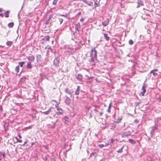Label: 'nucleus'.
<instances>
[{
	"instance_id": "nucleus-42",
	"label": "nucleus",
	"mask_w": 161,
	"mask_h": 161,
	"mask_svg": "<svg viewBox=\"0 0 161 161\" xmlns=\"http://www.w3.org/2000/svg\"><path fill=\"white\" fill-rule=\"evenodd\" d=\"M60 15L61 16H64V17H66V18H67V17H68V15L67 14H62V15Z\"/></svg>"
},
{
	"instance_id": "nucleus-56",
	"label": "nucleus",
	"mask_w": 161,
	"mask_h": 161,
	"mask_svg": "<svg viewBox=\"0 0 161 161\" xmlns=\"http://www.w3.org/2000/svg\"><path fill=\"white\" fill-rule=\"evenodd\" d=\"M19 138H21V136L20 135H19Z\"/></svg>"
},
{
	"instance_id": "nucleus-28",
	"label": "nucleus",
	"mask_w": 161,
	"mask_h": 161,
	"mask_svg": "<svg viewBox=\"0 0 161 161\" xmlns=\"http://www.w3.org/2000/svg\"><path fill=\"white\" fill-rule=\"evenodd\" d=\"M14 25V23L13 22H10L8 24V26L9 28L12 27Z\"/></svg>"
},
{
	"instance_id": "nucleus-27",
	"label": "nucleus",
	"mask_w": 161,
	"mask_h": 161,
	"mask_svg": "<svg viewBox=\"0 0 161 161\" xmlns=\"http://www.w3.org/2000/svg\"><path fill=\"white\" fill-rule=\"evenodd\" d=\"M13 42L8 41L7 42L6 44L8 46H10L13 44Z\"/></svg>"
},
{
	"instance_id": "nucleus-39",
	"label": "nucleus",
	"mask_w": 161,
	"mask_h": 161,
	"mask_svg": "<svg viewBox=\"0 0 161 161\" xmlns=\"http://www.w3.org/2000/svg\"><path fill=\"white\" fill-rule=\"evenodd\" d=\"M58 19H59V21L60 22V24H62V23L63 21V19H62V18H59Z\"/></svg>"
},
{
	"instance_id": "nucleus-53",
	"label": "nucleus",
	"mask_w": 161,
	"mask_h": 161,
	"mask_svg": "<svg viewBox=\"0 0 161 161\" xmlns=\"http://www.w3.org/2000/svg\"><path fill=\"white\" fill-rule=\"evenodd\" d=\"M92 77H90V78H89V77H88V79L89 80V79H92Z\"/></svg>"
},
{
	"instance_id": "nucleus-47",
	"label": "nucleus",
	"mask_w": 161,
	"mask_h": 161,
	"mask_svg": "<svg viewBox=\"0 0 161 161\" xmlns=\"http://www.w3.org/2000/svg\"><path fill=\"white\" fill-rule=\"evenodd\" d=\"M16 138L17 139V140L18 142H22L21 140L18 139L17 137Z\"/></svg>"
},
{
	"instance_id": "nucleus-36",
	"label": "nucleus",
	"mask_w": 161,
	"mask_h": 161,
	"mask_svg": "<svg viewBox=\"0 0 161 161\" xmlns=\"http://www.w3.org/2000/svg\"><path fill=\"white\" fill-rule=\"evenodd\" d=\"M152 76V72H150L147 75V77L149 79Z\"/></svg>"
},
{
	"instance_id": "nucleus-12",
	"label": "nucleus",
	"mask_w": 161,
	"mask_h": 161,
	"mask_svg": "<svg viewBox=\"0 0 161 161\" xmlns=\"http://www.w3.org/2000/svg\"><path fill=\"white\" fill-rule=\"evenodd\" d=\"M56 18V17L55 15H54L53 14H51L49 15L48 19L50 21L51 20V22H52L53 21V20H54Z\"/></svg>"
},
{
	"instance_id": "nucleus-1",
	"label": "nucleus",
	"mask_w": 161,
	"mask_h": 161,
	"mask_svg": "<svg viewBox=\"0 0 161 161\" xmlns=\"http://www.w3.org/2000/svg\"><path fill=\"white\" fill-rule=\"evenodd\" d=\"M55 107L57 108L58 112H57L56 114L57 115H60L64 113V110L58 106V104H56Z\"/></svg>"
},
{
	"instance_id": "nucleus-10",
	"label": "nucleus",
	"mask_w": 161,
	"mask_h": 161,
	"mask_svg": "<svg viewBox=\"0 0 161 161\" xmlns=\"http://www.w3.org/2000/svg\"><path fill=\"white\" fill-rule=\"evenodd\" d=\"M65 102L67 105H69L71 102V100L67 96H66L65 100Z\"/></svg>"
},
{
	"instance_id": "nucleus-21",
	"label": "nucleus",
	"mask_w": 161,
	"mask_h": 161,
	"mask_svg": "<svg viewBox=\"0 0 161 161\" xmlns=\"http://www.w3.org/2000/svg\"><path fill=\"white\" fill-rule=\"evenodd\" d=\"M51 109H52V108L51 107V108H50L48 110H47V111L43 112L42 113L43 114H45L46 115H47L50 113V112L51 111Z\"/></svg>"
},
{
	"instance_id": "nucleus-19",
	"label": "nucleus",
	"mask_w": 161,
	"mask_h": 161,
	"mask_svg": "<svg viewBox=\"0 0 161 161\" xmlns=\"http://www.w3.org/2000/svg\"><path fill=\"white\" fill-rule=\"evenodd\" d=\"M37 61L38 62V61H42V57L41 55L37 54L36 55Z\"/></svg>"
},
{
	"instance_id": "nucleus-34",
	"label": "nucleus",
	"mask_w": 161,
	"mask_h": 161,
	"mask_svg": "<svg viewBox=\"0 0 161 161\" xmlns=\"http://www.w3.org/2000/svg\"><path fill=\"white\" fill-rule=\"evenodd\" d=\"M63 119L65 121L68 122L69 121V119L68 117L66 116H65L64 117Z\"/></svg>"
},
{
	"instance_id": "nucleus-15",
	"label": "nucleus",
	"mask_w": 161,
	"mask_h": 161,
	"mask_svg": "<svg viewBox=\"0 0 161 161\" xmlns=\"http://www.w3.org/2000/svg\"><path fill=\"white\" fill-rule=\"evenodd\" d=\"M76 79L82 81V80L83 76L82 75L80 74H78L76 77Z\"/></svg>"
},
{
	"instance_id": "nucleus-33",
	"label": "nucleus",
	"mask_w": 161,
	"mask_h": 161,
	"mask_svg": "<svg viewBox=\"0 0 161 161\" xmlns=\"http://www.w3.org/2000/svg\"><path fill=\"white\" fill-rule=\"evenodd\" d=\"M129 141L132 144H135L136 143V142L134 141L131 139H129Z\"/></svg>"
},
{
	"instance_id": "nucleus-37",
	"label": "nucleus",
	"mask_w": 161,
	"mask_h": 161,
	"mask_svg": "<svg viewBox=\"0 0 161 161\" xmlns=\"http://www.w3.org/2000/svg\"><path fill=\"white\" fill-rule=\"evenodd\" d=\"M58 1V0H53V5H56L57 4Z\"/></svg>"
},
{
	"instance_id": "nucleus-11",
	"label": "nucleus",
	"mask_w": 161,
	"mask_h": 161,
	"mask_svg": "<svg viewBox=\"0 0 161 161\" xmlns=\"http://www.w3.org/2000/svg\"><path fill=\"white\" fill-rule=\"evenodd\" d=\"M137 5L136 7L137 8H138L141 6H143L144 5L143 3L141 0H138L137 2Z\"/></svg>"
},
{
	"instance_id": "nucleus-52",
	"label": "nucleus",
	"mask_w": 161,
	"mask_h": 161,
	"mask_svg": "<svg viewBox=\"0 0 161 161\" xmlns=\"http://www.w3.org/2000/svg\"><path fill=\"white\" fill-rule=\"evenodd\" d=\"M147 139H148V141H149V140L150 139V137H148V138H147Z\"/></svg>"
},
{
	"instance_id": "nucleus-25",
	"label": "nucleus",
	"mask_w": 161,
	"mask_h": 161,
	"mask_svg": "<svg viewBox=\"0 0 161 161\" xmlns=\"http://www.w3.org/2000/svg\"><path fill=\"white\" fill-rule=\"evenodd\" d=\"M50 38V37L48 36H47L43 38V40L44 41H48Z\"/></svg>"
},
{
	"instance_id": "nucleus-9",
	"label": "nucleus",
	"mask_w": 161,
	"mask_h": 161,
	"mask_svg": "<svg viewBox=\"0 0 161 161\" xmlns=\"http://www.w3.org/2000/svg\"><path fill=\"white\" fill-rule=\"evenodd\" d=\"M146 85L144 83L143 84V86L142 88V92H140V94L142 96H144L145 93L146 92Z\"/></svg>"
},
{
	"instance_id": "nucleus-3",
	"label": "nucleus",
	"mask_w": 161,
	"mask_h": 161,
	"mask_svg": "<svg viewBox=\"0 0 161 161\" xmlns=\"http://www.w3.org/2000/svg\"><path fill=\"white\" fill-rule=\"evenodd\" d=\"M114 141V139H111L110 140H109L107 143H106L104 145V144H98V146L100 148H101L104 146H107L108 145L110 144L111 143H112Z\"/></svg>"
},
{
	"instance_id": "nucleus-32",
	"label": "nucleus",
	"mask_w": 161,
	"mask_h": 161,
	"mask_svg": "<svg viewBox=\"0 0 161 161\" xmlns=\"http://www.w3.org/2000/svg\"><path fill=\"white\" fill-rule=\"evenodd\" d=\"M18 63L20 67H23V65L25 64V62H20Z\"/></svg>"
},
{
	"instance_id": "nucleus-50",
	"label": "nucleus",
	"mask_w": 161,
	"mask_h": 161,
	"mask_svg": "<svg viewBox=\"0 0 161 161\" xmlns=\"http://www.w3.org/2000/svg\"><path fill=\"white\" fill-rule=\"evenodd\" d=\"M3 11V9L2 8H0V12H2Z\"/></svg>"
},
{
	"instance_id": "nucleus-29",
	"label": "nucleus",
	"mask_w": 161,
	"mask_h": 161,
	"mask_svg": "<svg viewBox=\"0 0 161 161\" xmlns=\"http://www.w3.org/2000/svg\"><path fill=\"white\" fill-rule=\"evenodd\" d=\"M15 70L17 73H18L19 72V66H17L16 67Z\"/></svg>"
},
{
	"instance_id": "nucleus-17",
	"label": "nucleus",
	"mask_w": 161,
	"mask_h": 161,
	"mask_svg": "<svg viewBox=\"0 0 161 161\" xmlns=\"http://www.w3.org/2000/svg\"><path fill=\"white\" fill-rule=\"evenodd\" d=\"M82 1L84 3L87 4L88 6H91L93 3L91 1H87L85 0H82Z\"/></svg>"
},
{
	"instance_id": "nucleus-20",
	"label": "nucleus",
	"mask_w": 161,
	"mask_h": 161,
	"mask_svg": "<svg viewBox=\"0 0 161 161\" xmlns=\"http://www.w3.org/2000/svg\"><path fill=\"white\" fill-rule=\"evenodd\" d=\"M32 67L31 64V61H29L27 64V66L26 68L28 69H31Z\"/></svg>"
},
{
	"instance_id": "nucleus-30",
	"label": "nucleus",
	"mask_w": 161,
	"mask_h": 161,
	"mask_svg": "<svg viewBox=\"0 0 161 161\" xmlns=\"http://www.w3.org/2000/svg\"><path fill=\"white\" fill-rule=\"evenodd\" d=\"M124 146H123L122 147L118 150L117 151V152L118 153H122V150L124 148Z\"/></svg>"
},
{
	"instance_id": "nucleus-58",
	"label": "nucleus",
	"mask_w": 161,
	"mask_h": 161,
	"mask_svg": "<svg viewBox=\"0 0 161 161\" xmlns=\"http://www.w3.org/2000/svg\"><path fill=\"white\" fill-rule=\"evenodd\" d=\"M95 4H97V3H96L95 2Z\"/></svg>"
},
{
	"instance_id": "nucleus-26",
	"label": "nucleus",
	"mask_w": 161,
	"mask_h": 161,
	"mask_svg": "<svg viewBox=\"0 0 161 161\" xmlns=\"http://www.w3.org/2000/svg\"><path fill=\"white\" fill-rule=\"evenodd\" d=\"M103 35H104V37L106 39V40L107 41L109 40L110 39V38L109 36H108V34H104L103 33Z\"/></svg>"
},
{
	"instance_id": "nucleus-23",
	"label": "nucleus",
	"mask_w": 161,
	"mask_h": 161,
	"mask_svg": "<svg viewBox=\"0 0 161 161\" xmlns=\"http://www.w3.org/2000/svg\"><path fill=\"white\" fill-rule=\"evenodd\" d=\"M10 11L9 10H7L4 12L5 17L8 18L9 17V14L10 13Z\"/></svg>"
},
{
	"instance_id": "nucleus-14",
	"label": "nucleus",
	"mask_w": 161,
	"mask_h": 161,
	"mask_svg": "<svg viewBox=\"0 0 161 161\" xmlns=\"http://www.w3.org/2000/svg\"><path fill=\"white\" fill-rule=\"evenodd\" d=\"M80 88V86H77V88L75 92V95H78L79 94Z\"/></svg>"
},
{
	"instance_id": "nucleus-49",
	"label": "nucleus",
	"mask_w": 161,
	"mask_h": 161,
	"mask_svg": "<svg viewBox=\"0 0 161 161\" xmlns=\"http://www.w3.org/2000/svg\"><path fill=\"white\" fill-rule=\"evenodd\" d=\"M134 121L136 123H138L139 122V121L138 119H136Z\"/></svg>"
},
{
	"instance_id": "nucleus-54",
	"label": "nucleus",
	"mask_w": 161,
	"mask_h": 161,
	"mask_svg": "<svg viewBox=\"0 0 161 161\" xmlns=\"http://www.w3.org/2000/svg\"><path fill=\"white\" fill-rule=\"evenodd\" d=\"M104 160V159H101L99 161H103Z\"/></svg>"
},
{
	"instance_id": "nucleus-57",
	"label": "nucleus",
	"mask_w": 161,
	"mask_h": 161,
	"mask_svg": "<svg viewBox=\"0 0 161 161\" xmlns=\"http://www.w3.org/2000/svg\"><path fill=\"white\" fill-rule=\"evenodd\" d=\"M45 159H46V160H47V158L46 157H45Z\"/></svg>"
},
{
	"instance_id": "nucleus-46",
	"label": "nucleus",
	"mask_w": 161,
	"mask_h": 161,
	"mask_svg": "<svg viewBox=\"0 0 161 161\" xmlns=\"http://www.w3.org/2000/svg\"><path fill=\"white\" fill-rule=\"evenodd\" d=\"M27 143V141H25L24 142V143L22 145H23V146H24V145H25L26 143Z\"/></svg>"
},
{
	"instance_id": "nucleus-38",
	"label": "nucleus",
	"mask_w": 161,
	"mask_h": 161,
	"mask_svg": "<svg viewBox=\"0 0 161 161\" xmlns=\"http://www.w3.org/2000/svg\"><path fill=\"white\" fill-rule=\"evenodd\" d=\"M129 43L130 45H132L133 44V41L131 39L129 40Z\"/></svg>"
},
{
	"instance_id": "nucleus-8",
	"label": "nucleus",
	"mask_w": 161,
	"mask_h": 161,
	"mask_svg": "<svg viewBox=\"0 0 161 161\" xmlns=\"http://www.w3.org/2000/svg\"><path fill=\"white\" fill-rule=\"evenodd\" d=\"M158 71V69H155L153 70H152L151 72H152V75L153 76L152 78H153V77L157 76L158 75V73L157 72Z\"/></svg>"
},
{
	"instance_id": "nucleus-4",
	"label": "nucleus",
	"mask_w": 161,
	"mask_h": 161,
	"mask_svg": "<svg viewBox=\"0 0 161 161\" xmlns=\"http://www.w3.org/2000/svg\"><path fill=\"white\" fill-rule=\"evenodd\" d=\"M92 53V55H94V58L96 60L97 59V52L95 48L94 47L92 48L91 50V52L90 54Z\"/></svg>"
},
{
	"instance_id": "nucleus-13",
	"label": "nucleus",
	"mask_w": 161,
	"mask_h": 161,
	"mask_svg": "<svg viewBox=\"0 0 161 161\" xmlns=\"http://www.w3.org/2000/svg\"><path fill=\"white\" fill-rule=\"evenodd\" d=\"M27 59L31 62H34L35 60V57L33 56H30L27 57Z\"/></svg>"
},
{
	"instance_id": "nucleus-31",
	"label": "nucleus",
	"mask_w": 161,
	"mask_h": 161,
	"mask_svg": "<svg viewBox=\"0 0 161 161\" xmlns=\"http://www.w3.org/2000/svg\"><path fill=\"white\" fill-rule=\"evenodd\" d=\"M122 116H119L118 117L117 119V122H120L122 120Z\"/></svg>"
},
{
	"instance_id": "nucleus-41",
	"label": "nucleus",
	"mask_w": 161,
	"mask_h": 161,
	"mask_svg": "<svg viewBox=\"0 0 161 161\" xmlns=\"http://www.w3.org/2000/svg\"><path fill=\"white\" fill-rule=\"evenodd\" d=\"M50 20L48 19L46 21V25H48V24L49 23H50Z\"/></svg>"
},
{
	"instance_id": "nucleus-55",
	"label": "nucleus",
	"mask_w": 161,
	"mask_h": 161,
	"mask_svg": "<svg viewBox=\"0 0 161 161\" xmlns=\"http://www.w3.org/2000/svg\"><path fill=\"white\" fill-rule=\"evenodd\" d=\"M92 155H91V154H90V157H92Z\"/></svg>"
},
{
	"instance_id": "nucleus-16",
	"label": "nucleus",
	"mask_w": 161,
	"mask_h": 161,
	"mask_svg": "<svg viewBox=\"0 0 161 161\" xmlns=\"http://www.w3.org/2000/svg\"><path fill=\"white\" fill-rule=\"evenodd\" d=\"M90 58L88 59V61L90 63H94V59L93 57V56L92 55V53L90 54Z\"/></svg>"
},
{
	"instance_id": "nucleus-43",
	"label": "nucleus",
	"mask_w": 161,
	"mask_h": 161,
	"mask_svg": "<svg viewBox=\"0 0 161 161\" xmlns=\"http://www.w3.org/2000/svg\"><path fill=\"white\" fill-rule=\"evenodd\" d=\"M45 48H47L48 49H50L51 50H52V49L51 48V47L50 46H47L45 47Z\"/></svg>"
},
{
	"instance_id": "nucleus-45",
	"label": "nucleus",
	"mask_w": 161,
	"mask_h": 161,
	"mask_svg": "<svg viewBox=\"0 0 161 161\" xmlns=\"http://www.w3.org/2000/svg\"><path fill=\"white\" fill-rule=\"evenodd\" d=\"M84 20V19L83 18H82L80 19V21L81 22H83Z\"/></svg>"
},
{
	"instance_id": "nucleus-35",
	"label": "nucleus",
	"mask_w": 161,
	"mask_h": 161,
	"mask_svg": "<svg viewBox=\"0 0 161 161\" xmlns=\"http://www.w3.org/2000/svg\"><path fill=\"white\" fill-rule=\"evenodd\" d=\"M0 155L1 156H2L3 158H5V153L3 152H0Z\"/></svg>"
},
{
	"instance_id": "nucleus-18",
	"label": "nucleus",
	"mask_w": 161,
	"mask_h": 161,
	"mask_svg": "<svg viewBox=\"0 0 161 161\" xmlns=\"http://www.w3.org/2000/svg\"><path fill=\"white\" fill-rule=\"evenodd\" d=\"M109 23V20L108 19H107L105 21L102 22V24L104 26H106Z\"/></svg>"
},
{
	"instance_id": "nucleus-5",
	"label": "nucleus",
	"mask_w": 161,
	"mask_h": 161,
	"mask_svg": "<svg viewBox=\"0 0 161 161\" xmlns=\"http://www.w3.org/2000/svg\"><path fill=\"white\" fill-rule=\"evenodd\" d=\"M59 63V58L58 57H57L55 58L53 61V65L56 67H58Z\"/></svg>"
},
{
	"instance_id": "nucleus-51",
	"label": "nucleus",
	"mask_w": 161,
	"mask_h": 161,
	"mask_svg": "<svg viewBox=\"0 0 161 161\" xmlns=\"http://www.w3.org/2000/svg\"><path fill=\"white\" fill-rule=\"evenodd\" d=\"M103 114V113L102 112H101L100 113V116H102Z\"/></svg>"
},
{
	"instance_id": "nucleus-6",
	"label": "nucleus",
	"mask_w": 161,
	"mask_h": 161,
	"mask_svg": "<svg viewBox=\"0 0 161 161\" xmlns=\"http://www.w3.org/2000/svg\"><path fill=\"white\" fill-rule=\"evenodd\" d=\"M158 125H156V126H154L151 127L152 130L150 132V136L151 138L153 137V134L154 133L155 130L157 129Z\"/></svg>"
},
{
	"instance_id": "nucleus-22",
	"label": "nucleus",
	"mask_w": 161,
	"mask_h": 161,
	"mask_svg": "<svg viewBox=\"0 0 161 161\" xmlns=\"http://www.w3.org/2000/svg\"><path fill=\"white\" fill-rule=\"evenodd\" d=\"M112 103L111 102L110 103V104L108 106V108L107 110V112L109 113H110L111 112V109H111V107L112 106Z\"/></svg>"
},
{
	"instance_id": "nucleus-7",
	"label": "nucleus",
	"mask_w": 161,
	"mask_h": 161,
	"mask_svg": "<svg viewBox=\"0 0 161 161\" xmlns=\"http://www.w3.org/2000/svg\"><path fill=\"white\" fill-rule=\"evenodd\" d=\"M131 135V132L130 131H128L124 132L121 135L122 137H128Z\"/></svg>"
},
{
	"instance_id": "nucleus-24",
	"label": "nucleus",
	"mask_w": 161,
	"mask_h": 161,
	"mask_svg": "<svg viewBox=\"0 0 161 161\" xmlns=\"http://www.w3.org/2000/svg\"><path fill=\"white\" fill-rule=\"evenodd\" d=\"M126 10V8H122L121 9H120V13L121 14H124V12Z\"/></svg>"
},
{
	"instance_id": "nucleus-48",
	"label": "nucleus",
	"mask_w": 161,
	"mask_h": 161,
	"mask_svg": "<svg viewBox=\"0 0 161 161\" xmlns=\"http://www.w3.org/2000/svg\"><path fill=\"white\" fill-rule=\"evenodd\" d=\"M0 16H1L2 17H3L4 16V15L3 14H0Z\"/></svg>"
},
{
	"instance_id": "nucleus-44",
	"label": "nucleus",
	"mask_w": 161,
	"mask_h": 161,
	"mask_svg": "<svg viewBox=\"0 0 161 161\" xmlns=\"http://www.w3.org/2000/svg\"><path fill=\"white\" fill-rule=\"evenodd\" d=\"M154 122V123L155 124V125L154 126H156V125H158L157 124V123H158V120H157L155 119Z\"/></svg>"
},
{
	"instance_id": "nucleus-40",
	"label": "nucleus",
	"mask_w": 161,
	"mask_h": 161,
	"mask_svg": "<svg viewBox=\"0 0 161 161\" xmlns=\"http://www.w3.org/2000/svg\"><path fill=\"white\" fill-rule=\"evenodd\" d=\"M91 155L93 156H94L95 157H96L97 155H96V153L95 152H92L91 153Z\"/></svg>"
},
{
	"instance_id": "nucleus-59",
	"label": "nucleus",
	"mask_w": 161,
	"mask_h": 161,
	"mask_svg": "<svg viewBox=\"0 0 161 161\" xmlns=\"http://www.w3.org/2000/svg\"><path fill=\"white\" fill-rule=\"evenodd\" d=\"M0 47H2V46L0 45Z\"/></svg>"
},
{
	"instance_id": "nucleus-2",
	"label": "nucleus",
	"mask_w": 161,
	"mask_h": 161,
	"mask_svg": "<svg viewBox=\"0 0 161 161\" xmlns=\"http://www.w3.org/2000/svg\"><path fill=\"white\" fill-rule=\"evenodd\" d=\"M73 91L72 90H70L68 88H66L65 90V92L67 94L69 95L71 98L73 99L74 98V97L72 94V93L73 92Z\"/></svg>"
}]
</instances>
